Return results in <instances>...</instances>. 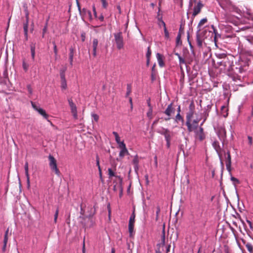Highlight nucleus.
I'll return each instance as SVG.
<instances>
[{
  "mask_svg": "<svg viewBox=\"0 0 253 253\" xmlns=\"http://www.w3.org/2000/svg\"><path fill=\"white\" fill-rule=\"evenodd\" d=\"M215 55L216 58L222 59V61H217V67L227 74L231 71L233 64V57L230 55H227L225 52H217Z\"/></svg>",
  "mask_w": 253,
  "mask_h": 253,
  "instance_id": "nucleus-1",
  "label": "nucleus"
},
{
  "mask_svg": "<svg viewBox=\"0 0 253 253\" xmlns=\"http://www.w3.org/2000/svg\"><path fill=\"white\" fill-rule=\"evenodd\" d=\"M93 212L89 213L87 216H80L79 217V218L81 219L80 223L81 224L82 227L85 229L88 228H90L93 225L94 222L91 219V217L96 213L95 205L93 206Z\"/></svg>",
  "mask_w": 253,
  "mask_h": 253,
  "instance_id": "nucleus-2",
  "label": "nucleus"
},
{
  "mask_svg": "<svg viewBox=\"0 0 253 253\" xmlns=\"http://www.w3.org/2000/svg\"><path fill=\"white\" fill-rule=\"evenodd\" d=\"M245 70L244 68L239 65L237 64L236 66L233 64L231 71L227 73V75L233 78L234 80L238 78V75L245 72Z\"/></svg>",
  "mask_w": 253,
  "mask_h": 253,
  "instance_id": "nucleus-3",
  "label": "nucleus"
},
{
  "mask_svg": "<svg viewBox=\"0 0 253 253\" xmlns=\"http://www.w3.org/2000/svg\"><path fill=\"white\" fill-rule=\"evenodd\" d=\"M23 7L24 8V12L25 13L26 21L23 24V30L24 33V36L25 40H28V24L29 18V12L28 9V7L26 4H24Z\"/></svg>",
  "mask_w": 253,
  "mask_h": 253,
  "instance_id": "nucleus-4",
  "label": "nucleus"
},
{
  "mask_svg": "<svg viewBox=\"0 0 253 253\" xmlns=\"http://www.w3.org/2000/svg\"><path fill=\"white\" fill-rule=\"evenodd\" d=\"M195 112V106L194 102L192 101L189 106L188 112L186 113V125H188V126H190V121L192 120Z\"/></svg>",
  "mask_w": 253,
  "mask_h": 253,
  "instance_id": "nucleus-5",
  "label": "nucleus"
},
{
  "mask_svg": "<svg viewBox=\"0 0 253 253\" xmlns=\"http://www.w3.org/2000/svg\"><path fill=\"white\" fill-rule=\"evenodd\" d=\"M114 36L117 48L118 49H122L124 46V42L122 35V32H119L118 33H114Z\"/></svg>",
  "mask_w": 253,
  "mask_h": 253,
  "instance_id": "nucleus-6",
  "label": "nucleus"
},
{
  "mask_svg": "<svg viewBox=\"0 0 253 253\" xmlns=\"http://www.w3.org/2000/svg\"><path fill=\"white\" fill-rule=\"evenodd\" d=\"M48 158L49 161V165L51 169L54 171L55 174H56L57 175H59L60 172L59 169L57 168V161L56 159L51 155H49Z\"/></svg>",
  "mask_w": 253,
  "mask_h": 253,
  "instance_id": "nucleus-7",
  "label": "nucleus"
},
{
  "mask_svg": "<svg viewBox=\"0 0 253 253\" xmlns=\"http://www.w3.org/2000/svg\"><path fill=\"white\" fill-rule=\"evenodd\" d=\"M157 132L164 136L166 141H171L172 137L173 136V132L168 128L162 127L161 130H158Z\"/></svg>",
  "mask_w": 253,
  "mask_h": 253,
  "instance_id": "nucleus-8",
  "label": "nucleus"
},
{
  "mask_svg": "<svg viewBox=\"0 0 253 253\" xmlns=\"http://www.w3.org/2000/svg\"><path fill=\"white\" fill-rule=\"evenodd\" d=\"M175 112V108L173 107V102L168 105L167 108L164 112V113L167 115V117L164 118L165 121H168L170 120L171 116L174 114Z\"/></svg>",
  "mask_w": 253,
  "mask_h": 253,
  "instance_id": "nucleus-9",
  "label": "nucleus"
},
{
  "mask_svg": "<svg viewBox=\"0 0 253 253\" xmlns=\"http://www.w3.org/2000/svg\"><path fill=\"white\" fill-rule=\"evenodd\" d=\"M195 134V137L200 141H203L206 138V134L202 126H199V129L193 130Z\"/></svg>",
  "mask_w": 253,
  "mask_h": 253,
  "instance_id": "nucleus-10",
  "label": "nucleus"
},
{
  "mask_svg": "<svg viewBox=\"0 0 253 253\" xmlns=\"http://www.w3.org/2000/svg\"><path fill=\"white\" fill-rule=\"evenodd\" d=\"M200 120V119L197 118L196 119L194 120L192 122V120L190 121V126H188V125H186L188 132H191L195 129H198V128L199 129V126L198 124Z\"/></svg>",
  "mask_w": 253,
  "mask_h": 253,
  "instance_id": "nucleus-11",
  "label": "nucleus"
},
{
  "mask_svg": "<svg viewBox=\"0 0 253 253\" xmlns=\"http://www.w3.org/2000/svg\"><path fill=\"white\" fill-rule=\"evenodd\" d=\"M225 159L226 169L228 172L231 173V157L230 155V151H228L226 153H225Z\"/></svg>",
  "mask_w": 253,
  "mask_h": 253,
  "instance_id": "nucleus-12",
  "label": "nucleus"
},
{
  "mask_svg": "<svg viewBox=\"0 0 253 253\" xmlns=\"http://www.w3.org/2000/svg\"><path fill=\"white\" fill-rule=\"evenodd\" d=\"M204 5L202 3V1L200 0L197 4V5L193 8V12L192 13V20L194 18L200 13L202 8Z\"/></svg>",
  "mask_w": 253,
  "mask_h": 253,
  "instance_id": "nucleus-13",
  "label": "nucleus"
},
{
  "mask_svg": "<svg viewBox=\"0 0 253 253\" xmlns=\"http://www.w3.org/2000/svg\"><path fill=\"white\" fill-rule=\"evenodd\" d=\"M212 146L216 151L219 158H221V155H222V152L223 150L219 145V143L218 141H215L212 143Z\"/></svg>",
  "mask_w": 253,
  "mask_h": 253,
  "instance_id": "nucleus-14",
  "label": "nucleus"
},
{
  "mask_svg": "<svg viewBox=\"0 0 253 253\" xmlns=\"http://www.w3.org/2000/svg\"><path fill=\"white\" fill-rule=\"evenodd\" d=\"M98 45V40L97 39H93L92 41V55L93 57L97 55V49Z\"/></svg>",
  "mask_w": 253,
  "mask_h": 253,
  "instance_id": "nucleus-15",
  "label": "nucleus"
},
{
  "mask_svg": "<svg viewBox=\"0 0 253 253\" xmlns=\"http://www.w3.org/2000/svg\"><path fill=\"white\" fill-rule=\"evenodd\" d=\"M24 169L25 171V175L27 178V184L28 188H29L30 187V176L28 172V162H26L24 166Z\"/></svg>",
  "mask_w": 253,
  "mask_h": 253,
  "instance_id": "nucleus-16",
  "label": "nucleus"
},
{
  "mask_svg": "<svg viewBox=\"0 0 253 253\" xmlns=\"http://www.w3.org/2000/svg\"><path fill=\"white\" fill-rule=\"evenodd\" d=\"M200 32L201 31H199L198 30L196 32V44L199 47H201L203 45V40L201 38Z\"/></svg>",
  "mask_w": 253,
  "mask_h": 253,
  "instance_id": "nucleus-17",
  "label": "nucleus"
},
{
  "mask_svg": "<svg viewBox=\"0 0 253 253\" xmlns=\"http://www.w3.org/2000/svg\"><path fill=\"white\" fill-rule=\"evenodd\" d=\"M75 48L71 46L69 48V59L70 61V64L71 66L73 65V57L75 53Z\"/></svg>",
  "mask_w": 253,
  "mask_h": 253,
  "instance_id": "nucleus-18",
  "label": "nucleus"
},
{
  "mask_svg": "<svg viewBox=\"0 0 253 253\" xmlns=\"http://www.w3.org/2000/svg\"><path fill=\"white\" fill-rule=\"evenodd\" d=\"M132 164L134 165V169L136 172H137V171L139 169V160L138 158V156L135 155L132 160Z\"/></svg>",
  "mask_w": 253,
  "mask_h": 253,
  "instance_id": "nucleus-19",
  "label": "nucleus"
},
{
  "mask_svg": "<svg viewBox=\"0 0 253 253\" xmlns=\"http://www.w3.org/2000/svg\"><path fill=\"white\" fill-rule=\"evenodd\" d=\"M156 57L160 67H162L165 65L164 62L163 61V56L159 53H157L156 54Z\"/></svg>",
  "mask_w": 253,
  "mask_h": 253,
  "instance_id": "nucleus-20",
  "label": "nucleus"
},
{
  "mask_svg": "<svg viewBox=\"0 0 253 253\" xmlns=\"http://www.w3.org/2000/svg\"><path fill=\"white\" fill-rule=\"evenodd\" d=\"M156 64L155 63L151 69V80L153 82L156 80V71L155 69Z\"/></svg>",
  "mask_w": 253,
  "mask_h": 253,
  "instance_id": "nucleus-21",
  "label": "nucleus"
},
{
  "mask_svg": "<svg viewBox=\"0 0 253 253\" xmlns=\"http://www.w3.org/2000/svg\"><path fill=\"white\" fill-rule=\"evenodd\" d=\"M35 48H36V44L34 43H32L30 44V49H31L32 58L33 60H34L35 57Z\"/></svg>",
  "mask_w": 253,
  "mask_h": 253,
  "instance_id": "nucleus-22",
  "label": "nucleus"
},
{
  "mask_svg": "<svg viewBox=\"0 0 253 253\" xmlns=\"http://www.w3.org/2000/svg\"><path fill=\"white\" fill-rule=\"evenodd\" d=\"M208 21V19L207 18H205L202 19L200 22L199 23L198 26H197V30L199 31H201L202 30V26L206 23Z\"/></svg>",
  "mask_w": 253,
  "mask_h": 253,
  "instance_id": "nucleus-23",
  "label": "nucleus"
},
{
  "mask_svg": "<svg viewBox=\"0 0 253 253\" xmlns=\"http://www.w3.org/2000/svg\"><path fill=\"white\" fill-rule=\"evenodd\" d=\"M228 109L226 106L223 105L221 107V113L224 117H226L228 116Z\"/></svg>",
  "mask_w": 253,
  "mask_h": 253,
  "instance_id": "nucleus-24",
  "label": "nucleus"
},
{
  "mask_svg": "<svg viewBox=\"0 0 253 253\" xmlns=\"http://www.w3.org/2000/svg\"><path fill=\"white\" fill-rule=\"evenodd\" d=\"M37 112L40 115L42 116L44 118L46 119L48 118V115L46 113L45 111L43 109L40 108V109H38V110H37Z\"/></svg>",
  "mask_w": 253,
  "mask_h": 253,
  "instance_id": "nucleus-25",
  "label": "nucleus"
},
{
  "mask_svg": "<svg viewBox=\"0 0 253 253\" xmlns=\"http://www.w3.org/2000/svg\"><path fill=\"white\" fill-rule=\"evenodd\" d=\"M129 155V152L127 149V148L122 149L119 153V156L121 158H123L125 155Z\"/></svg>",
  "mask_w": 253,
  "mask_h": 253,
  "instance_id": "nucleus-26",
  "label": "nucleus"
},
{
  "mask_svg": "<svg viewBox=\"0 0 253 253\" xmlns=\"http://www.w3.org/2000/svg\"><path fill=\"white\" fill-rule=\"evenodd\" d=\"M212 105L213 104L211 102H210V104H208L206 107L205 108V111L203 114H206L207 113H208L209 115V113L211 111Z\"/></svg>",
  "mask_w": 253,
  "mask_h": 253,
  "instance_id": "nucleus-27",
  "label": "nucleus"
},
{
  "mask_svg": "<svg viewBox=\"0 0 253 253\" xmlns=\"http://www.w3.org/2000/svg\"><path fill=\"white\" fill-rule=\"evenodd\" d=\"M9 232V229L7 228L6 230L5 234H4V240H3V249L5 248L6 247L7 241H8V234Z\"/></svg>",
  "mask_w": 253,
  "mask_h": 253,
  "instance_id": "nucleus-28",
  "label": "nucleus"
},
{
  "mask_svg": "<svg viewBox=\"0 0 253 253\" xmlns=\"http://www.w3.org/2000/svg\"><path fill=\"white\" fill-rule=\"evenodd\" d=\"M135 217V210L134 209L132 211V214H131V215L130 216L128 223L134 224Z\"/></svg>",
  "mask_w": 253,
  "mask_h": 253,
  "instance_id": "nucleus-29",
  "label": "nucleus"
},
{
  "mask_svg": "<svg viewBox=\"0 0 253 253\" xmlns=\"http://www.w3.org/2000/svg\"><path fill=\"white\" fill-rule=\"evenodd\" d=\"M158 20L159 21L158 25L159 27H161V26H163L164 28L166 27V24L165 22L162 20V17H159V15L158 14Z\"/></svg>",
  "mask_w": 253,
  "mask_h": 253,
  "instance_id": "nucleus-30",
  "label": "nucleus"
},
{
  "mask_svg": "<svg viewBox=\"0 0 253 253\" xmlns=\"http://www.w3.org/2000/svg\"><path fill=\"white\" fill-rule=\"evenodd\" d=\"M134 224L128 223V231L130 237L132 235L134 230Z\"/></svg>",
  "mask_w": 253,
  "mask_h": 253,
  "instance_id": "nucleus-31",
  "label": "nucleus"
},
{
  "mask_svg": "<svg viewBox=\"0 0 253 253\" xmlns=\"http://www.w3.org/2000/svg\"><path fill=\"white\" fill-rule=\"evenodd\" d=\"M211 28L212 29L213 33L214 34V41L215 42H216V39L217 38V37H220V36L218 34L217 30L214 28L213 25H211Z\"/></svg>",
  "mask_w": 253,
  "mask_h": 253,
  "instance_id": "nucleus-32",
  "label": "nucleus"
},
{
  "mask_svg": "<svg viewBox=\"0 0 253 253\" xmlns=\"http://www.w3.org/2000/svg\"><path fill=\"white\" fill-rule=\"evenodd\" d=\"M181 36L180 34H178L176 38V46L182 44V41L181 40Z\"/></svg>",
  "mask_w": 253,
  "mask_h": 253,
  "instance_id": "nucleus-33",
  "label": "nucleus"
},
{
  "mask_svg": "<svg viewBox=\"0 0 253 253\" xmlns=\"http://www.w3.org/2000/svg\"><path fill=\"white\" fill-rule=\"evenodd\" d=\"M175 121L178 122V121H181L182 122H184V119L183 117L181 116L180 114L177 113L175 116Z\"/></svg>",
  "mask_w": 253,
  "mask_h": 253,
  "instance_id": "nucleus-34",
  "label": "nucleus"
},
{
  "mask_svg": "<svg viewBox=\"0 0 253 253\" xmlns=\"http://www.w3.org/2000/svg\"><path fill=\"white\" fill-rule=\"evenodd\" d=\"M29 67V64L27 63L25 60H23L22 62V67L25 72H26L28 71Z\"/></svg>",
  "mask_w": 253,
  "mask_h": 253,
  "instance_id": "nucleus-35",
  "label": "nucleus"
},
{
  "mask_svg": "<svg viewBox=\"0 0 253 253\" xmlns=\"http://www.w3.org/2000/svg\"><path fill=\"white\" fill-rule=\"evenodd\" d=\"M126 97H127V96H128L129 95V94H130L131 92V85L130 84H127V88H126Z\"/></svg>",
  "mask_w": 253,
  "mask_h": 253,
  "instance_id": "nucleus-36",
  "label": "nucleus"
},
{
  "mask_svg": "<svg viewBox=\"0 0 253 253\" xmlns=\"http://www.w3.org/2000/svg\"><path fill=\"white\" fill-rule=\"evenodd\" d=\"M246 247L250 253H252L253 252V247L252 244L250 243H247L246 244Z\"/></svg>",
  "mask_w": 253,
  "mask_h": 253,
  "instance_id": "nucleus-37",
  "label": "nucleus"
},
{
  "mask_svg": "<svg viewBox=\"0 0 253 253\" xmlns=\"http://www.w3.org/2000/svg\"><path fill=\"white\" fill-rule=\"evenodd\" d=\"M61 87L62 89H65L67 88V83L66 80H61Z\"/></svg>",
  "mask_w": 253,
  "mask_h": 253,
  "instance_id": "nucleus-38",
  "label": "nucleus"
},
{
  "mask_svg": "<svg viewBox=\"0 0 253 253\" xmlns=\"http://www.w3.org/2000/svg\"><path fill=\"white\" fill-rule=\"evenodd\" d=\"M151 55V50L150 49V46H148L147 48V51L146 54V59H150Z\"/></svg>",
  "mask_w": 253,
  "mask_h": 253,
  "instance_id": "nucleus-39",
  "label": "nucleus"
},
{
  "mask_svg": "<svg viewBox=\"0 0 253 253\" xmlns=\"http://www.w3.org/2000/svg\"><path fill=\"white\" fill-rule=\"evenodd\" d=\"M65 70H66V69H63V70H61L60 71V75L61 80H65L66 79V78H65Z\"/></svg>",
  "mask_w": 253,
  "mask_h": 253,
  "instance_id": "nucleus-40",
  "label": "nucleus"
},
{
  "mask_svg": "<svg viewBox=\"0 0 253 253\" xmlns=\"http://www.w3.org/2000/svg\"><path fill=\"white\" fill-rule=\"evenodd\" d=\"M164 30L165 33V38L166 39L168 40L169 38V35L166 27L164 28Z\"/></svg>",
  "mask_w": 253,
  "mask_h": 253,
  "instance_id": "nucleus-41",
  "label": "nucleus"
},
{
  "mask_svg": "<svg viewBox=\"0 0 253 253\" xmlns=\"http://www.w3.org/2000/svg\"><path fill=\"white\" fill-rule=\"evenodd\" d=\"M52 44L53 45L54 53L55 54V56H56L57 55V53H58V50H57V46L56 45V43H55V42H52Z\"/></svg>",
  "mask_w": 253,
  "mask_h": 253,
  "instance_id": "nucleus-42",
  "label": "nucleus"
},
{
  "mask_svg": "<svg viewBox=\"0 0 253 253\" xmlns=\"http://www.w3.org/2000/svg\"><path fill=\"white\" fill-rule=\"evenodd\" d=\"M70 107L71 108V113L77 111V107L75 104H72V105L70 106Z\"/></svg>",
  "mask_w": 253,
  "mask_h": 253,
  "instance_id": "nucleus-43",
  "label": "nucleus"
},
{
  "mask_svg": "<svg viewBox=\"0 0 253 253\" xmlns=\"http://www.w3.org/2000/svg\"><path fill=\"white\" fill-rule=\"evenodd\" d=\"M160 211H161V209H160V207L159 206H157V210H156V220L157 221L159 219V213L160 212Z\"/></svg>",
  "mask_w": 253,
  "mask_h": 253,
  "instance_id": "nucleus-44",
  "label": "nucleus"
},
{
  "mask_svg": "<svg viewBox=\"0 0 253 253\" xmlns=\"http://www.w3.org/2000/svg\"><path fill=\"white\" fill-rule=\"evenodd\" d=\"M203 116H204L203 121H202V122L201 123V124L200 125V126H202L203 125L204 123L206 122V120L207 119V118L209 116V114L208 113H207L206 114H203Z\"/></svg>",
  "mask_w": 253,
  "mask_h": 253,
  "instance_id": "nucleus-45",
  "label": "nucleus"
},
{
  "mask_svg": "<svg viewBox=\"0 0 253 253\" xmlns=\"http://www.w3.org/2000/svg\"><path fill=\"white\" fill-rule=\"evenodd\" d=\"M118 144H119V148H121V150L123 149L126 148V144L124 141H122V142H120L119 143H118Z\"/></svg>",
  "mask_w": 253,
  "mask_h": 253,
  "instance_id": "nucleus-46",
  "label": "nucleus"
},
{
  "mask_svg": "<svg viewBox=\"0 0 253 253\" xmlns=\"http://www.w3.org/2000/svg\"><path fill=\"white\" fill-rule=\"evenodd\" d=\"M47 29V21H46L45 26H44V28L42 29V38L44 37L45 33L46 32Z\"/></svg>",
  "mask_w": 253,
  "mask_h": 253,
  "instance_id": "nucleus-47",
  "label": "nucleus"
},
{
  "mask_svg": "<svg viewBox=\"0 0 253 253\" xmlns=\"http://www.w3.org/2000/svg\"><path fill=\"white\" fill-rule=\"evenodd\" d=\"M231 180L234 182V184L235 186L236 185V183L239 184L240 183L239 180L237 178L233 176H231Z\"/></svg>",
  "mask_w": 253,
  "mask_h": 253,
  "instance_id": "nucleus-48",
  "label": "nucleus"
},
{
  "mask_svg": "<svg viewBox=\"0 0 253 253\" xmlns=\"http://www.w3.org/2000/svg\"><path fill=\"white\" fill-rule=\"evenodd\" d=\"M189 38H190L189 32H187V40H188V43H189L190 49H193V46L192 45V44L191 43V42H190V41L189 40Z\"/></svg>",
  "mask_w": 253,
  "mask_h": 253,
  "instance_id": "nucleus-49",
  "label": "nucleus"
},
{
  "mask_svg": "<svg viewBox=\"0 0 253 253\" xmlns=\"http://www.w3.org/2000/svg\"><path fill=\"white\" fill-rule=\"evenodd\" d=\"M92 117L93 118L94 120L97 122L99 120V116L96 114H91Z\"/></svg>",
  "mask_w": 253,
  "mask_h": 253,
  "instance_id": "nucleus-50",
  "label": "nucleus"
},
{
  "mask_svg": "<svg viewBox=\"0 0 253 253\" xmlns=\"http://www.w3.org/2000/svg\"><path fill=\"white\" fill-rule=\"evenodd\" d=\"M58 213H59V210H58V208H57L56 209L55 213L54 214V221L55 223H56L57 222V219L58 217Z\"/></svg>",
  "mask_w": 253,
  "mask_h": 253,
  "instance_id": "nucleus-51",
  "label": "nucleus"
},
{
  "mask_svg": "<svg viewBox=\"0 0 253 253\" xmlns=\"http://www.w3.org/2000/svg\"><path fill=\"white\" fill-rule=\"evenodd\" d=\"M184 33V27L182 25V24H181L180 25L179 32L178 34H180V35H181V34Z\"/></svg>",
  "mask_w": 253,
  "mask_h": 253,
  "instance_id": "nucleus-52",
  "label": "nucleus"
},
{
  "mask_svg": "<svg viewBox=\"0 0 253 253\" xmlns=\"http://www.w3.org/2000/svg\"><path fill=\"white\" fill-rule=\"evenodd\" d=\"M196 0H194L193 1V0H190L189 2V6H188L189 10L190 9H192L193 2L196 3Z\"/></svg>",
  "mask_w": 253,
  "mask_h": 253,
  "instance_id": "nucleus-53",
  "label": "nucleus"
},
{
  "mask_svg": "<svg viewBox=\"0 0 253 253\" xmlns=\"http://www.w3.org/2000/svg\"><path fill=\"white\" fill-rule=\"evenodd\" d=\"M108 174L110 177L115 176V174L111 168L108 169Z\"/></svg>",
  "mask_w": 253,
  "mask_h": 253,
  "instance_id": "nucleus-54",
  "label": "nucleus"
},
{
  "mask_svg": "<svg viewBox=\"0 0 253 253\" xmlns=\"http://www.w3.org/2000/svg\"><path fill=\"white\" fill-rule=\"evenodd\" d=\"M153 108H149V110L147 113V116L149 118H151L152 115Z\"/></svg>",
  "mask_w": 253,
  "mask_h": 253,
  "instance_id": "nucleus-55",
  "label": "nucleus"
},
{
  "mask_svg": "<svg viewBox=\"0 0 253 253\" xmlns=\"http://www.w3.org/2000/svg\"><path fill=\"white\" fill-rule=\"evenodd\" d=\"M101 1L102 4V7L104 8H106L108 6V3L106 1V0H101Z\"/></svg>",
  "mask_w": 253,
  "mask_h": 253,
  "instance_id": "nucleus-56",
  "label": "nucleus"
},
{
  "mask_svg": "<svg viewBox=\"0 0 253 253\" xmlns=\"http://www.w3.org/2000/svg\"><path fill=\"white\" fill-rule=\"evenodd\" d=\"M89 10H87V9L85 8H83L82 10H81V13H80L81 15L82 14H84V15H87V13H88V12H89Z\"/></svg>",
  "mask_w": 253,
  "mask_h": 253,
  "instance_id": "nucleus-57",
  "label": "nucleus"
},
{
  "mask_svg": "<svg viewBox=\"0 0 253 253\" xmlns=\"http://www.w3.org/2000/svg\"><path fill=\"white\" fill-rule=\"evenodd\" d=\"M31 105L33 107V108L36 110L37 111V110H38V109H40V107H39V106H38L33 101H31Z\"/></svg>",
  "mask_w": 253,
  "mask_h": 253,
  "instance_id": "nucleus-58",
  "label": "nucleus"
},
{
  "mask_svg": "<svg viewBox=\"0 0 253 253\" xmlns=\"http://www.w3.org/2000/svg\"><path fill=\"white\" fill-rule=\"evenodd\" d=\"M178 59H179V62L180 65H181L182 64H186L185 60L182 57H179V58H178Z\"/></svg>",
  "mask_w": 253,
  "mask_h": 253,
  "instance_id": "nucleus-59",
  "label": "nucleus"
},
{
  "mask_svg": "<svg viewBox=\"0 0 253 253\" xmlns=\"http://www.w3.org/2000/svg\"><path fill=\"white\" fill-rule=\"evenodd\" d=\"M27 89H28V91L29 94H32L33 91H32V88L31 85L30 84H28L27 86Z\"/></svg>",
  "mask_w": 253,
  "mask_h": 253,
  "instance_id": "nucleus-60",
  "label": "nucleus"
},
{
  "mask_svg": "<svg viewBox=\"0 0 253 253\" xmlns=\"http://www.w3.org/2000/svg\"><path fill=\"white\" fill-rule=\"evenodd\" d=\"M162 244L163 246L165 245V235H162L161 236Z\"/></svg>",
  "mask_w": 253,
  "mask_h": 253,
  "instance_id": "nucleus-61",
  "label": "nucleus"
},
{
  "mask_svg": "<svg viewBox=\"0 0 253 253\" xmlns=\"http://www.w3.org/2000/svg\"><path fill=\"white\" fill-rule=\"evenodd\" d=\"M96 165H97V167L99 168V167H100L99 158L97 155L96 156Z\"/></svg>",
  "mask_w": 253,
  "mask_h": 253,
  "instance_id": "nucleus-62",
  "label": "nucleus"
},
{
  "mask_svg": "<svg viewBox=\"0 0 253 253\" xmlns=\"http://www.w3.org/2000/svg\"><path fill=\"white\" fill-rule=\"evenodd\" d=\"M81 38H82V41L84 42L85 41V33L84 32H83L81 34Z\"/></svg>",
  "mask_w": 253,
  "mask_h": 253,
  "instance_id": "nucleus-63",
  "label": "nucleus"
},
{
  "mask_svg": "<svg viewBox=\"0 0 253 253\" xmlns=\"http://www.w3.org/2000/svg\"><path fill=\"white\" fill-rule=\"evenodd\" d=\"M150 101H151L150 98H149L147 100V103L148 106L149 107V108H152V106L151 105Z\"/></svg>",
  "mask_w": 253,
  "mask_h": 253,
  "instance_id": "nucleus-64",
  "label": "nucleus"
}]
</instances>
